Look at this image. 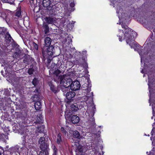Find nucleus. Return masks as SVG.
<instances>
[{"instance_id": "1", "label": "nucleus", "mask_w": 155, "mask_h": 155, "mask_svg": "<svg viewBox=\"0 0 155 155\" xmlns=\"http://www.w3.org/2000/svg\"><path fill=\"white\" fill-rule=\"evenodd\" d=\"M120 24L122 27L124 29V39H125L127 44L134 49L140 48V45L134 40L135 38L137 37V33L129 28L125 23L122 22Z\"/></svg>"}, {"instance_id": "2", "label": "nucleus", "mask_w": 155, "mask_h": 155, "mask_svg": "<svg viewBox=\"0 0 155 155\" xmlns=\"http://www.w3.org/2000/svg\"><path fill=\"white\" fill-rule=\"evenodd\" d=\"M39 147L41 151L38 155H49L50 149L49 144L44 137H41L38 140Z\"/></svg>"}, {"instance_id": "3", "label": "nucleus", "mask_w": 155, "mask_h": 155, "mask_svg": "<svg viewBox=\"0 0 155 155\" xmlns=\"http://www.w3.org/2000/svg\"><path fill=\"white\" fill-rule=\"evenodd\" d=\"M65 118L68 123L74 124H77L79 122L80 118L77 115H74L70 110L65 111Z\"/></svg>"}, {"instance_id": "4", "label": "nucleus", "mask_w": 155, "mask_h": 155, "mask_svg": "<svg viewBox=\"0 0 155 155\" xmlns=\"http://www.w3.org/2000/svg\"><path fill=\"white\" fill-rule=\"evenodd\" d=\"M54 50V46L52 45L47 47H44L42 50L43 58L45 59H51Z\"/></svg>"}, {"instance_id": "5", "label": "nucleus", "mask_w": 155, "mask_h": 155, "mask_svg": "<svg viewBox=\"0 0 155 155\" xmlns=\"http://www.w3.org/2000/svg\"><path fill=\"white\" fill-rule=\"evenodd\" d=\"M61 90L63 92L64 95H66L67 100L66 101V104L68 106L73 101L74 97L75 95L74 92L72 91H68V89L64 90V89L61 87Z\"/></svg>"}, {"instance_id": "6", "label": "nucleus", "mask_w": 155, "mask_h": 155, "mask_svg": "<svg viewBox=\"0 0 155 155\" xmlns=\"http://www.w3.org/2000/svg\"><path fill=\"white\" fill-rule=\"evenodd\" d=\"M91 82L89 78H88L87 79L86 82H85L81 87V90L82 92L86 94L87 95H89L88 93L90 92L91 90Z\"/></svg>"}, {"instance_id": "7", "label": "nucleus", "mask_w": 155, "mask_h": 155, "mask_svg": "<svg viewBox=\"0 0 155 155\" xmlns=\"http://www.w3.org/2000/svg\"><path fill=\"white\" fill-rule=\"evenodd\" d=\"M36 63L34 58L28 55H25L23 58V63L25 66L30 64H34Z\"/></svg>"}, {"instance_id": "8", "label": "nucleus", "mask_w": 155, "mask_h": 155, "mask_svg": "<svg viewBox=\"0 0 155 155\" xmlns=\"http://www.w3.org/2000/svg\"><path fill=\"white\" fill-rule=\"evenodd\" d=\"M34 101H35V107L37 110H39L41 108V100L39 95L35 94L34 95Z\"/></svg>"}, {"instance_id": "9", "label": "nucleus", "mask_w": 155, "mask_h": 155, "mask_svg": "<svg viewBox=\"0 0 155 155\" xmlns=\"http://www.w3.org/2000/svg\"><path fill=\"white\" fill-rule=\"evenodd\" d=\"M28 111L27 110H25L17 113L16 117L18 119H20L22 120H24L25 118L28 117Z\"/></svg>"}, {"instance_id": "10", "label": "nucleus", "mask_w": 155, "mask_h": 155, "mask_svg": "<svg viewBox=\"0 0 155 155\" xmlns=\"http://www.w3.org/2000/svg\"><path fill=\"white\" fill-rule=\"evenodd\" d=\"M81 87L80 82L78 80H76L72 81L70 88L72 90L76 91L79 90Z\"/></svg>"}, {"instance_id": "11", "label": "nucleus", "mask_w": 155, "mask_h": 155, "mask_svg": "<svg viewBox=\"0 0 155 155\" xmlns=\"http://www.w3.org/2000/svg\"><path fill=\"white\" fill-rule=\"evenodd\" d=\"M72 81V80L71 78H65L64 79V81L62 83V84L63 85V87L64 88H63L64 89V90L68 89V87H71V84Z\"/></svg>"}, {"instance_id": "12", "label": "nucleus", "mask_w": 155, "mask_h": 155, "mask_svg": "<svg viewBox=\"0 0 155 155\" xmlns=\"http://www.w3.org/2000/svg\"><path fill=\"white\" fill-rule=\"evenodd\" d=\"M94 111H92L91 114L89 115V118L88 121L89 124L92 126H94L95 124V119L94 117Z\"/></svg>"}, {"instance_id": "13", "label": "nucleus", "mask_w": 155, "mask_h": 155, "mask_svg": "<svg viewBox=\"0 0 155 155\" xmlns=\"http://www.w3.org/2000/svg\"><path fill=\"white\" fill-rule=\"evenodd\" d=\"M48 84L50 87V89L52 92L55 94L58 92V88L54 85L53 82L50 81L48 82Z\"/></svg>"}, {"instance_id": "14", "label": "nucleus", "mask_w": 155, "mask_h": 155, "mask_svg": "<svg viewBox=\"0 0 155 155\" xmlns=\"http://www.w3.org/2000/svg\"><path fill=\"white\" fill-rule=\"evenodd\" d=\"M65 78V77L64 75L57 76L54 79V81L57 83H60L61 84H62Z\"/></svg>"}, {"instance_id": "15", "label": "nucleus", "mask_w": 155, "mask_h": 155, "mask_svg": "<svg viewBox=\"0 0 155 155\" xmlns=\"http://www.w3.org/2000/svg\"><path fill=\"white\" fill-rule=\"evenodd\" d=\"M21 8L18 10H17L16 12L14 13L12 16L13 19H18L21 17Z\"/></svg>"}, {"instance_id": "16", "label": "nucleus", "mask_w": 155, "mask_h": 155, "mask_svg": "<svg viewBox=\"0 0 155 155\" xmlns=\"http://www.w3.org/2000/svg\"><path fill=\"white\" fill-rule=\"evenodd\" d=\"M18 150V148L16 147H12L9 149L8 152H10V154L11 155H17Z\"/></svg>"}, {"instance_id": "17", "label": "nucleus", "mask_w": 155, "mask_h": 155, "mask_svg": "<svg viewBox=\"0 0 155 155\" xmlns=\"http://www.w3.org/2000/svg\"><path fill=\"white\" fill-rule=\"evenodd\" d=\"M54 67H52L53 66L52 65L51 66V68L52 70V71H54L53 72L56 76H59V74L61 73V71L59 70L57 68V64H54Z\"/></svg>"}, {"instance_id": "18", "label": "nucleus", "mask_w": 155, "mask_h": 155, "mask_svg": "<svg viewBox=\"0 0 155 155\" xmlns=\"http://www.w3.org/2000/svg\"><path fill=\"white\" fill-rule=\"evenodd\" d=\"M45 20L46 23L48 24H54L56 23L55 19L50 17H46Z\"/></svg>"}, {"instance_id": "19", "label": "nucleus", "mask_w": 155, "mask_h": 155, "mask_svg": "<svg viewBox=\"0 0 155 155\" xmlns=\"http://www.w3.org/2000/svg\"><path fill=\"white\" fill-rule=\"evenodd\" d=\"M43 5L44 7L48 8L51 7V4L50 0H43L42 2Z\"/></svg>"}, {"instance_id": "20", "label": "nucleus", "mask_w": 155, "mask_h": 155, "mask_svg": "<svg viewBox=\"0 0 155 155\" xmlns=\"http://www.w3.org/2000/svg\"><path fill=\"white\" fill-rule=\"evenodd\" d=\"M51 42V40L50 38L48 37H46L45 40V45L44 47H47L50 46Z\"/></svg>"}, {"instance_id": "21", "label": "nucleus", "mask_w": 155, "mask_h": 155, "mask_svg": "<svg viewBox=\"0 0 155 155\" xmlns=\"http://www.w3.org/2000/svg\"><path fill=\"white\" fill-rule=\"evenodd\" d=\"M70 109L69 110H70L71 113H73V112H75L77 111L78 109V105L76 104H72L70 106Z\"/></svg>"}, {"instance_id": "22", "label": "nucleus", "mask_w": 155, "mask_h": 155, "mask_svg": "<svg viewBox=\"0 0 155 155\" xmlns=\"http://www.w3.org/2000/svg\"><path fill=\"white\" fill-rule=\"evenodd\" d=\"M21 55V50L18 48H16L15 50V52L14 55V57L15 58H17Z\"/></svg>"}, {"instance_id": "23", "label": "nucleus", "mask_w": 155, "mask_h": 155, "mask_svg": "<svg viewBox=\"0 0 155 155\" xmlns=\"http://www.w3.org/2000/svg\"><path fill=\"white\" fill-rule=\"evenodd\" d=\"M38 132L40 133H43L45 128L44 125H40L37 127Z\"/></svg>"}, {"instance_id": "24", "label": "nucleus", "mask_w": 155, "mask_h": 155, "mask_svg": "<svg viewBox=\"0 0 155 155\" xmlns=\"http://www.w3.org/2000/svg\"><path fill=\"white\" fill-rule=\"evenodd\" d=\"M73 136L74 137L78 139H79L81 137L80 136L79 132L77 130L74 131L73 132Z\"/></svg>"}, {"instance_id": "25", "label": "nucleus", "mask_w": 155, "mask_h": 155, "mask_svg": "<svg viewBox=\"0 0 155 155\" xmlns=\"http://www.w3.org/2000/svg\"><path fill=\"white\" fill-rule=\"evenodd\" d=\"M30 68L28 70V73L29 75L32 74L34 71V69L33 68L34 64H31L30 66Z\"/></svg>"}, {"instance_id": "26", "label": "nucleus", "mask_w": 155, "mask_h": 155, "mask_svg": "<svg viewBox=\"0 0 155 155\" xmlns=\"http://www.w3.org/2000/svg\"><path fill=\"white\" fill-rule=\"evenodd\" d=\"M61 134L59 133L58 134L57 136V143L58 144H61Z\"/></svg>"}, {"instance_id": "27", "label": "nucleus", "mask_w": 155, "mask_h": 155, "mask_svg": "<svg viewBox=\"0 0 155 155\" xmlns=\"http://www.w3.org/2000/svg\"><path fill=\"white\" fill-rule=\"evenodd\" d=\"M6 28L4 27H0V35H3L6 31Z\"/></svg>"}, {"instance_id": "28", "label": "nucleus", "mask_w": 155, "mask_h": 155, "mask_svg": "<svg viewBox=\"0 0 155 155\" xmlns=\"http://www.w3.org/2000/svg\"><path fill=\"white\" fill-rule=\"evenodd\" d=\"M44 31L45 34L49 32V27L48 25H45L44 26Z\"/></svg>"}, {"instance_id": "29", "label": "nucleus", "mask_w": 155, "mask_h": 155, "mask_svg": "<svg viewBox=\"0 0 155 155\" xmlns=\"http://www.w3.org/2000/svg\"><path fill=\"white\" fill-rule=\"evenodd\" d=\"M38 83V79L35 78L33 80L32 83L35 86H36Z\"/></svg>"}, {"instance_id": "30", "label": "nucleus", "mask_w": 155, "mask_h": 155, "mask_svg": "<svg viewBox=\"0 0 155 155\" xmlns=\"http://www.w3.org/2000/svg\"><path fill=\"white\" fill-rule=\"evenodd\" d=\"M122 7L123 6H119L117 7V13H119L120 12V13L122 12V11L123 10Z\"/></svg>"}, {"instance_id": "31", "label": "nucleus", "mask_w": 155, "mask_h": 155, "mask_svg": "<svg viewBox=\"0 0 155 155\" xmlns=\"http://www.w3.org/2000/svg\"><path fill=\"white\" fill-rule=\"evenodd\" d=\"M3 94L5 96H9L10 95V92L8 89H5Z\"/></svg>"}, {"instance_id": "32", "label": "nucleus", "mask_w": 155, "mask_h": 155, "mask_svg": "<svg viewBox=\"0 0 155 155\" xmlns=\"http://www.w3.org/2000/svg\"><path fill=\"white\" fill-rule=\"evenodd\" d=\"M32 45L33 46L35 49L36 50V51L38 50V45L37 44H36V43H35L34 42H33V43H32Z\"/></svg>"}, {"instance_id": "33", "label": "nucleus", "mask_w": 155, "mask_h": 155, "mask_svg": "<svg viewBox=\"0 0 155 155\" xmlns=\"http://www.w3.org/2000/svg\"><path fill=\"white\" fill-rule=\"evenodd\" d=\"M6 135L4 134H0V139L2 140H5L6 138Z\"/></svg>"}, {"instance_id": "34", "label": "nucleus", "mask_w": 155, "mask_h": 155, "mask_svg": "<svg viewBox=\"0 0 155 155\" xmlns=\"http://www.w3.org/2000/svg\"><path fill=\"white\" fill-rule=\"evenodd\" d=\"M1 1L3 2L8 3H12L14 0H1Z\"/></svg>"}, {"instance_id": "35", "label": "nucleus", "mask_w": 155, "mask_h": 155, "mask_svg": "<svg viewBox=\"0 0 155 155\" xmlns=\"http://www.w3.org/2000/svg\"><path fill=\"white\" fill-rule=\"evenodd\" d=\"M148 85H149V87H150V84L152 85L153 84V82L154 81L153 79H152L151 78H150L149 76H148Z\"/></svg>"}, {"instance_id": "36", "label": "nucleus", "mask_w": 155, "mask_h": 155, "mask_svg": "<svg viewBox=\"0 0 155 155\" xmlns=\"http://www.w3.org/2000/svg\"><path fill=\"white\" fill-rule=\"evenodd\" d=\"M144 49L142 48H140L138 50V52L140 56H141L143 54V52H144Z\"/></svg>"}, {"instance_id": "37", "label": "nucleus", "mask_w": 155, "mask_h": 155, "mask_svg": "<svg viewBox=\"0 0 155 155\" xmlns=\"http://www.w3.org/2000/svg\"><path fill=\"white\" fill-rule=\"evenodd\" d=\"M66 129L64 127H61V130L62 132L65 135L67 133Z\"/></svg>"}, {"instance_id": "38", "label": "nucleus", "mask_w": 155, "mask_h": 155, "mask_svg": "<svg viewBox=\"0 0 155 155\" xmlns=\"http://www.w3.org/2000/svg\"><path fill=\"white\" fill-rule=\"evenodd\" d=\"M6 39L8 40L9 41H11V39H12V37H11L10 35L9 34H8L6 35L5 36Z\"/></svg>"}, {"instance_id": "39", "label": "nucleus", "mask_w": 155, "mask_h": 155, "mask_svg": "<svg viewBox=\"0 0 155 155\" xmlns=\"http://www.w3.org/2000/svg\"><path fill=\"white\" fill-rule=\"evenodd\" d=\"M36 124H40L41 122V119L40 117H38L35 122Z\"/></svg>"}, {"instance_id": "40", "label": "nucleus", "mask_w": 155, "mask_h": 155, "mask_svg": "<svg viewBox=\"0 0 155 155\" xmlns=\"http://www.w3.org/2000/svg\"><path fill=\"white\" fill-rule=\"evenodd\" d=\"M121 35L120 36V35H117V36L118 37H119V41H122V37H123V35Z\"/></svg>"}, {"instance_id": "41", "label": "nucleus", "mask_w": 155, "mask_h": 155, "mask_svg": "<svg viewBox=\"0 0 155 155\" xmlns=\"http://www.w3.org/2000/svg\"><path fill=\"white\" fill-rule=\"evenodd\" d=\"M52 148L53 149V151L55 150H58V149L56 148V147L54 145H52Z\"/></svg>"}, {"instance_id": "42", "label": "nucleus", "mask_w": 155, "mask_h": 155, "mask_svg": "<svg viewBox=\"0 0 155 155\" xmlns=\"http://www.w3.org/2000/svg\"><path fill=\"white\" fill-rule=\"evenodd\" d=\"M4 152V150L3 148L1 147H0V153L1 154H2V153H3Z\"/></svg>"}, {"instance_id": "43", "label": "nucleus", "mask_w": 155, "mask_h": 155, "mask_svg": "<svg viewBox=\"0 0 155 155\" xmlns=\"http://www.w3.org/2000/svg\"><path fill=\"white\" fill-rule=\"evenodd\" d=\"M75 6L74 3V2H71L70 4V7L71 8L74 7Z\"/></svg>"}, {"instance_id": "44", "label": "nucleus", "mask_w": 155, "mask_h": 155, "mask_svg": "<svg viewBox=\"0 0 155 155\" xmlns=\"http://www.w3.org/2000/svg\"><path fill=\"white\" fill-rule=\"evenodd\" d=\"M84 65L85 66V67H86L87 69L88 68V64L87 62H85L84 63Z\"/></svg>"}, {"instance_id": "45", "label": "nucleus", "mask_w": 155, "mask_h": 155, "mask_svg": "<svg viewBox=\"0 0 155 155\" xmlns=\"http://www.w3.org/2000/svg\"><path fill=\"white\" fill-rule=\"evenodd\" d=\"M57 151L58 150H54L53 154H54V155H57Z\"/></svg>"}, {"instance_id": "46", "label": "nucleus", "mask_w": 155, "mask_h": 155, "mask_svg": "<svg viewBox=\"0 0 155 155\" xmlns=\"http://www.w3.org/2000/svg\"><path fill=\"white\" fill-rule=\"evenodd\" d=\"M94 96V95H93V92H91V95H90L89 96L90 97H91V98L92 99H93V97Z\"/></svg>"}, {"instance_id": "47", "label": "nucleus", "mask_w": 155, "mask_h": 155, "mask_svg": "<svg viewBox=\"0 0 155 155\" xmlns=\"http://www.w3.org/2000/svg\"><path fill=\"white\" fill-rule=\"evenodd\" d=\"M153 33H152L151 35H150V38L151 39L153 40Z\"/></svg>"}, {"instance_id": "48", "label": "nucleus", "mask_w": 155, "mask_h": 155, "mask_svg": "<svg viewBox=\"0 0 155 155\" xmlns=\"http://www.w3.org/2000/svg\"><path fill=\"white\" fill-rule=\"evenodd\" d=\"M48 60V64H49L51 62V59H47Z\"/></svg>"}, {"instance_id": "49", "label": "nucleus", "mask_w": 155, "mask_h": 155, "mask_svg": "<svg viewBox=\"0 0 155 155\" xmlns=\"http://www.w3.org/2000/svg\"><path fill=\"white\" fill-rule=\"evenodd\" d=\"M76 64H78V65H79V62H78V61L77 60H76Z\"/></svg>"}, {"instance_id": "50", "label": "nucleus", "mask_w": 155, "mask_h": 155, "mask_svg": "<svg viewBox=\"0 0 155 155\" xmlns=\"http://www.w3.org/2000/svg\"><path fill=\"white\" fill-rule=\"evenodd\" d=\"M5 14V13L4 12H2V13H1V14L2 15V16H2V15L3 14Z\"/></svg>"}, {"instance_id": "51", "label": "nucleus", "mask_w": 155, "mask_h": 155, "mask_svg": "<svg viewBox=\"0 0 155 155\" xmlns=\"http://www.w3.org/2000/svg\"><path fill=\"white\" fill-rule=\"evenodd\" d=\"M72 39H71V38L70 40V43H71L72 42Z\"/></svg>"}, {"instance_id": "52", "label": "nucleus", "mask_w": 155, "mask_h": 155, "mask_svg": "<svg viewBox=\"0 0 155 155\" xmlns=\"http://www.w3.org/2000/svg\"><path fill=\"white\" fill-rule=\"evenodd\" d=\"M141 72L142 73H143V71L142 70L141 71Z\"/></svg>"}, {"instance_id": "53", "label": "nucleus", "mask_w": 155, "mask_h": 155, "mask_svg": "<svg viewBox=\"0 0 155 155\" xmlns=\"http://www.w3.org/2000/svg\"><path fill=\"white\" fill-rule=\"evenodd\" d=\"M3 155H8V154H4ZM10 155H11V154H10Z\"/></svg>"}, {"instance_id": "54", "label": "nucleus", "mask_w": 155, "mask_h": 155, "mask_svg": "<svg viewBox=\"0 0 155 155\" xmlns=\"http://www.w3.org/2000/svg\"><path fill=\"white\" fill-rule=\"evenodd\" d=\"M5 15H6L5 14V16L4 17H7V16H6Z\"/></svg>"}, {"instance_id": "55", "label": "nucleus", "mask_w": 155, "mask_h": 155, "mask_svg": "<svg viewBox=\"0 0 155 155\" xmlns=\"http://www.w3.org/2000/svg\"><path fill=\"white\" fill-rule=\"evenodd\" d=\"M146 20V19L145 18V19L144 20V21H145Z\"/></svg>"}, {"instance_id": "56", "label": "nucleus", "mask_w": 155, "mask_h": 155, "mask_svg": "<svg viewBox=\"0 0 155 155\" xmlns=\"http://www.w3.org/2000/svg\"><path fill=\"white\" fill-rule=\"evenodd\" d=\"M87 73H88V71H87Z\"/></svg>"}, {"instance_id": "57", "label": "nucleus", "mask_w": 155, "mask_h": 155, "mask_svg": "<svg viewBox=\"0 0 155 155\" xmlns=\"http://www.w3.org/2000/svg\"><path fill=\"white\" fill-rule=\"evenodd\" d=\"M52 155H54V154H53Z\"/></svg>"}]
</instances>
